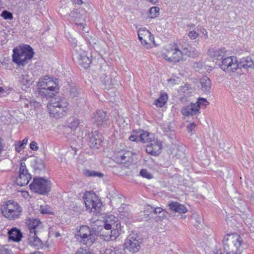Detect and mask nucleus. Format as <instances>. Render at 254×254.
I'll list each match as a JSON object with an SVG mask.
<instances>
[{
    "mask_svg": "<svg viewBox=\"0 0 254 254\" xmlns=\"http://www.w3.org/2000/svg\"><path fill=\"white\" fill-rule=\"evenodd\" d=\"M200 84L201 85L202 91L206 93H210L211 87V82L210 79L206 77H203L200 79Z\"/></svg>",
    "mask_w": 254,
    "mask_h": 254,
    "instance_id": "a878e982",
    "label": "nucleus"
},
{
    "mask_svg": "<svg viewBox=\"0 0 254 254\" xmlns=\"http://www.w3.org/2000/svg\"><path fill=\"white\" fill-rule=\"evenodd\" d=\"M188 27H189V31L188 34V36L191 40H196L198 37L199 34L198 32L194 30L195 25L191 24L190 25H188Z\"/></svg>",
    "mask_w": 254,
    "mask_h": 254,
    "instance_id": "2f4dec72",
    "label": "nucleus"
},
{
    "mask_svg": "<svg viewBox=\"0 0 254 254\" xmlns=\"http://www.w3.org/2000/svg\"><path fill=\"white\" fill-rule=\"evenodd\" d=\"M132 156L131 152L122 150L115 155V159L118 163L122 164L127 162Z\"/></svg>",
    "mask_w": 254,
    "mask_h": 254,
    "instance_id": "6ab92c4d",
    "label": "nucleus"
},
{
    "mask_svg": "<svg viewBox=\"0 0 254 254\" xmlns=\"http://www.w3.org/2000/svg\"><path fill=\"white\" fill-rule=\"evenodd\" d=\"M34 170L36 173H39L40 171L45 168V163L42 159H37L33 165Z\"/></svg>",
    "mask_w": 254,
    "mask_h": 254,
    "instance_id": "7c9ffc66",
    "label": "nucleus"
},
{
    "mask_svg": "<svg viewBox=\"0 0 254 254\" xmlns=\"http://www.w3.org/2000/svg\"><path fill=\"white\" fill-rule=\"evenodd\" d=\"M24 146H21L20 142H19L17 144H16L15 149L17 152H20L21 149L23 148Z\"/></svg>",
    "mask_w": 254,
    "mask_h": 254,
    "instance_id": "6e6d98bb",
    "label": "nucleus"
},
{
    "mask_svg": "<svg viewBox=\"0 0 254 254\" xmlns=\"http://www.w3.org/2000/svg\"><path fill=\"white\" fill-rule=\"evenodd\" d=\"M3 147L2 145L1 139L0 137V154L1 153V152L3 150Z\"/></svg>",
    "mask_w": 254,
    "mask_h": 254,
    "instance_id": "052dcab7",
    "label": "nucleus"
},
{
    "mask_svg": "<svg viewBox=\"0 0 254 254\" xmlns=\"http://www.w3.org/2000/svg\"><path fill=\"white\" fill-rule=\"evenodd\" d=\"M149 1L153 4H155L158 1V0H149Z\"/></svg>",
    "mask_w": 254,
    "mask_h": 254,
    "instance_id": "0e129e2a",
    "label": "nucleus"
},
{
    "mask_svg": "<svg viewBox=\"0 0 254 254\" xmlns=\"http://www.w3.org/2000/svg\"><path fill=\"white\" fill-rule=\"evenodd\" d=\"M169 209L174 212L179 213H185L187 211V208L183 204L177 202H171L168 204Z\"/></svg>",
    "mask_w": 254,
    "mask_h": 254,
    "instance_id": "5701e85b",
    "label": "nucleus"
},
{
    "mask_svg": "<svg viewBox=\"0 0 254 254\" xmlns=\"http://www.w3.org/2000/svg\"><path fill=\"white\" fill-rule=\"evenodd\" d=\"M75 254H95L92 251L80 248L77 250Z\"/></svg>",
    "mask_w": 254,
    "mask_h": 254,
    "instance_id": "de8ad7c7",
    "label": "nucleus"
},
{
    "mask_svg": "<svg viewBox=\"0 0 254 254\" xmlns=\"http://www.w3.org/2000/svg\"><path fill=\"white\" fill-rule=\"evenodd\" d=\"M161 142L155 138L146 147V151L153 156H157L161 153L162 148Z\"/></svg>",
    "mask_w": 254,
    "mask_h": 254,
    "instance_id": "ddd939ff",
    "label": "nucleus"
},
{
    "mask_svg": "<svg viewBox=\"0 0 254 254\" xmlns=\"http://www.w3.org/2000/svg\"><path fill=\"white\" fill-rule=\"evenodd\" d=\"M120 225V223L118 218L114 215L107 216L104 221V228L107 230L118 228Z\"/></svg>",
    "mask_w": 254,
    "mask_h": 254,
    "instance_id": "a211bd4d",
    "label": "nucleus"
},
{
    "mask_svg": "<svg viewBox=\"0 0 254 254\" xmlns=\"http://www.w3.org/2000/svg\"><path fill=\"white\" fill-rule=\"evenodd\" d=\"M3 215L9 220L18 218L22 212V208L19 204L12 200H9L1 208Z\"/></svg>",
    "mask_w": 254,
    "mask_h": 254,
    "instance_id": "39448f33",
    "label": "nucleus"
},
{
    "mask_svg": "<svg viewBox=\"0 0 254 254\" xmlns=\"http://www.w3.org/2000/svg\"><path fill=\"white\" fill-rule=\"evenodd\" d=\"M49 89H43L41 87H40L39 93L42 96L45 97L46 98L52 97L53 95V93L51 92Z\"/></svg>",
    "mask_w": 254,
    "mask_h": 254,
    "instance_id": "79ce46f5",
    "label": "nucleus"
},
{
    "mask_svg": "<svg viewBox=\"0 0 254 254\" xmlns=\"http://www.w3.org/2000/svg\"><path fill=\"white\" fill-rule=\"evenodd\" d=\"M214 253V254H222V252H221L220 250H216V251H214L213 252Z\"/></svg>",
    "mask_w": 254,
    "mask_h": 254,
    "instance_id": "680f3d73",
    "label": "nucleus"
},
{
    "mask_svg": "<svg viewBox=\"0 0 254 254\" xmlns=\"http://www.w3.org/2000/svg\"><path fill=\"white\" fill-rule=\"evenodd\" d=\"M149 35H150V32L146 29H139L138 31V39L141 44L146 48H149L148 46L147 37Z\"/></svg>",
    "mask_w": 254,
    "mask_h": 254,
    "instance_id": "412c9836",
    "label": "nucleus"
},
{
    "mask_svg": "<svg viewBox=\"0 0 254 254\" xmlns=\"http://www.w3.org/2000/svg\"><path fill=\"white\" fill-rule=\"evenodd\" d=\"M182 114L189 117L199 114L198 106L195 103H190L189 105L184 106L181 110Z\"/></svg>",
    "mask_w": 254,
    "mask_h": 254,
    "instance_id": "2eb2a0df",
    "label": "nucleus"
},
{
    "mask_svg": "<svg viewBox=\"0 0 254 254\" xmlns=\"http://www.w3.org/2000/svg\"><path fill=\"white\" fill-rule=\"evenodd\" d=\"M250 200L252 202H254V195H252L251 196V197H250Z\"/></svg>",
    "mask_w": 254,
    "mask_h": 254,
    "instance_id": "69168bd1",
    "label": "nucleus"
},
{
    "mask_svg": "<svg viewBox=\"0 0 254 254\" xmlns=\"http://www.w3.org/2000/svg\"><path fill=\"white\" fill-rule=\"evenodd\" d=\"M12 251L7 245H4L0 248V254H12Z\"/></svg>",
    "mask_w": 254,
    "mask_h": 254,
    "instance_id": "c03bdc74",
    "label": "nucleus"
},
{
    "mask_svg": "<svg viewBox=\"0 0 254 254\" xmlns=\"http://www.w3.org/2000/svg\"><path fill=\"white\" fill-rule=\"evenodd\" d=\"M68 103L66 99L58 97L51 100L47 106L50 116L55 118H61L66 113Z\"/></svg>",
    "mask_w": 254,
    "mask_h": 254,
    "instance_id": "7ed1b4c3",
    "label": "nucleus"
},
{
    "mask_svg": "<svg viewBox=\"0 0 254 254\" xmlns=\"http://www.w3.org/2000/svg\"><path fill=\"white\" fill-rule=\"evenodd\" d=\"M31 190L40 194H45L51 190V184L43 178H34L33 182L29 186Z\"/></svg>",
    "mask_w": 254,
    "mask_h": 254,
    "instance_id": "0eeeda50",
    "label": "nucleus"
},
{
    "mask_svg": "<svg viewBox=\"0 0 254 254\" xmlns=\"http://www.w3.org/2000/svg\"><path fill=\"white\" fill-rule=\"evenodd\" d=\"M39 84L40 87L45 89L46 88L49 89L50 91H55L57 86V84L53 81V78L48 76H46L44 78L40 79Z\"/></svg>",
    "mask_w": 254,
    "mask_h": 254,
    "instance_id": "dca6fc26",
    "label": "nucleus"
},
{
    "mask_svg": "<svg viewBox=\"0 0 254 254\" xmlns=\"http://www.w3.org/2000/svg\"><path fill=\"white\" fill-rule=\"evenodd\" d=\"M238 65L240 68L243 67L247 69L253 67L254 66V63L251 58L247 57L241 59L239 63H238Z\"/></svg>",
    "mask_w": 254,
    "mask_h": 254,
    "instance_id": "bb28decb",
    "label": "nucleus"
},
{
    "mask_svg": "<svg viewBox=\"0 0 254 254\" xmlns=\"http://www.w3.org/2000/svg\"><path fill=\"white\" fill-rule=\"evenodd\" d=\"M30 254H43L40 252L36 251V252H33L32 253H30Z\"/></svg>",
    "mask_w": 254,
    "mask_h": 254,
    "instance_id": "e2e57ef3",
    "label": "nucleus"
},
{
    "mask_svg": "<svg viewBox=\"0 0 254 254\" xmlns=\"http://www.w3.org/2000/svg\"><path fill=\"white\" fill-rule=\"evenodd\" d=\"M129 139L130 141H139L138 136L133 135V134L129 136Z\"/></svg>",
    "mask_w": 254,
    "mask_h": 254,
    "instance_id": "5fc2aeb1",
    "label": "nucleus"
},
{
    "mask_svg": "<svg viewBox=\"0 0 254 254\" xmlns=\"http://www.w3.org/2000/svg\"><path fill=\"white\" fill-rule=\"evenodd\" d=\"M77 239L82 244L90 246L95 241V235L92 233L88 226H82L78 232Z\"/></svg>",
    "mask_w": 254,
    "mask_h": 254,
    "instance_id": "1a4fd4ad",
    "label": "nucleus"
},
{
    "mask_svg": "<svg viewBox=\"0 0 254 254\" xmlns=\"http://www.w3.org/2000/svg\"><path fill=\"white\" fill-rule=\"evenodd\" d=\"M9 240L13 242H19L22 237L21 231L15 227L12 228L8 232Z\"/></svg>",
    "mask_w": 254,
    "mask_h": 254,
    "instance_id": "4be33fe9",
    "label": "nucleus"
},
{
    "mask_svg": "<svg viewBox=\"0 0 254 254\" xmlns=\"http://www.w3.org/2000/svg\"><path fill=\"white\" fill-rule=\"evenodd\" d=\"M31 179V176L28 172L24 162L20 163L18 171V176L15 180V184L19 186H24L28 184Z\"/></svg>",
    "mask_w": 254,
    "mask_h": 254,
    "instance_id": "9b49d317",
    "label": "nucleus"
},
{
    "mask_svg": "<svg viewBox=\"0 0 254 254\" xmlns=\"http://www.w3.org/2000/svg\"><path fill=\"white\" fill-rule=\"evenodd\" d=\"M110 230V234L106 236V239L107 240L113 241L115 240L120 234V232L121 231V225L119 226L118 228L111 229Z\"/></svg>",
    "mask_w": 254,
    "mask_h": 254,
    "instance_id": "c756f323",
    "label": "nucleus"
},
{
    "mask_svg": "<svg viewBox=\"0 0 254 254\" xmlns=\"http://www.w3.org/2000/svg\"><path fill=\"white\" fill-rule=\"evenodd\" d=\"M220 67L225 71H235L239 68L237 58L234 56H231L224 58L222 60Z\"/></svg>",
    "mask_w": 254,
    "mask_h": 254,
    "instance_id": "f8f14e48",
    "label": "nucleus"
},
{
    "mask_svg": "<svg viewBox=\"0 0 254 254\" xmlns=\"http://www.w3.org/2000/svg\"><path fill=\"white\" fill-rule=\"evenodd\" d=\"M69 15L75 21H78V19L82 18V15L78 13L77 10L71 11Z\"/></svg>",
    "mask_w": 254,
    "mask_h": 254,
    "instance_id": "09e8293b",
    "label": "nucleus"
},
{
    "mask_svg": "<svg viewBox=\"0 0 254 254\" xmlns=\"http://www.w3.org/2000/svg\"><path fill=\"white\" fill-rule=\"evenodd\" d=\"M78 58L79 64L84 68L88 67L91 63V57L88 56L87 54L83 53L82 54H80L78 55Z\"/></svg>",
    "mask_w": 254,
    "mask_h": 254,
    "instance_id": "b1692460",
    "label": "nucleus"
},
{
    "mask_svg": "<svg viewBox=\"0 0 254 254\" xmlns=\"http://www.w3.org/2000/svg\"><path fill=\"white\" fill-rule=\"evenodd\" d=\"M148 46L149 48L150 47L151 44L155 45L154 36L150 33V35L147 37Z\"/></svg>",
    "mask_w": 254,
    "mask_h": 254,
    "instance_id": "3c124183",
    "label": "nucleus"
},
{
    "mask_svg": "<svg viewBox=\"0 0 254 254\" xmlns=\"http://www.w3.org/2000/svg\"><path fill=\"white\" fill-rule=\"evenodd\" d=\"M93 120L97 126H102L107 124L108 117L106 112L102 110H98L95 113Z\"/></svg>",
    "mask_w": 254,
    "mask_h": 254,
    "instance_id": "f3484780",
    "label": "nucleus"
},
{
    "mask_svg": "<svg viewBox=\"0 0 254 254\" xmlns=\"http://www.w3.org/2000/svg\"><path fill=\"white\" fill-rule=\"evenodd\" d=\"M29 147L31 150L34 151H37L39 148L37 143L35 141H32L30 143Z\"/></svg>",
    "mask_w": 254,
    "mask_h": 254,
    "instance_id": "603ef678",
    "label": "nucleus"
},
{
    "mask_svg": "<svg viewBox=\"0 0 254 254\" xmlns=\"http://www.w3.org/2000/svg\"><path fill=\"white\" fill-rule=\"evenodd\" d=\"M34 53L29 45H25L20 49L13 50L12 61L19 67L27 64L33 57Z\"/></svg>",
    "mask_w": 254,
    "mask_h": 254,
    "instance_id": "20e7f679",
    "label": "nucleus"
},
{
    "mask_svg": "<svg viewBox=\"0 0 254 254\" xmlns=\"http://www.w3.org/2000/svg\"><path fill=\"white\" fill-rule=\"evenodd\" d=\"M139 140L142 143L150 142L154 138L153 134L149 133L146 131H143L139 135Z\"/></svg>",
    "mask_w": 254,
    "mask_h": 254,
    "instance_id": "cd10ccee",
    "label": "nucleus"
},
{
    "mask_svg": "<svg viewBox=\"0 0 254 254\" xmlns=\"http://www.w3.org/2000/svg\"><path fill=\"white\" fill-rule=\"evenodd\" d=\"M39 211L42 214H53V209L48 205H42L40 206Z\"/></svg>",
    "mask_w": 254,
    "mask_h": 254,
    "instance_id": "e433bc0d",
    "label": "nucleus"
},
{
    "mask_svg": "<svg viewBox=\"0 0 254 254\" xmlns=\"http://www.w3.org/2000/svg\"><path fill=\"white\" fill-rule=\"evenodd\" d=\"M0 16L5 20H12L13 17L12 13L7 10H4L1 12Z\"/></svg>",
    "mask_w": 254,
    "mask_h": 254,
    "instance_id": "a19ab883",
    "label": "nucleus"
},
{
    "mask_svg": "<svg viewBox=\"0 0 254 254\" xmlns=\"http://www.w3.org/2000/svg\"><path fill=\"white\" fill-rule=\"evenodd\" d=\"M83 198L86 209L90 212L97 213L100 211L102 203L95 193L87 192Z\"/></svg>",
    "mask_w": 254,
    "mask_h": 254,
    "instance_id": "423d86ee",
    "label": "nucleus"
},
{
    "mask_svg": "<svg viewBox=\"0 0 254 254\" xmlns=\"http://www.w3.org/2000/svg\"><path fill=\"white\" fill-rule=\"evenodd\" d=\"M84 174L86 177H98L99 178H102L104 176L102 173L88 169L84 171Z\"/></svg>",
    "mask_w": 254,
    "mask_h": 254,
    "instance_id": "c9c22d12",
    "label": "nucleus"
},
{
    "mask_svg": "<svg viewBox=\"0 0 254 254\" xmlns=\"http://www.w3.org/2000/svg\"><path fill=\"white\" fill-rule=\"evenodd\" d=\"M147 209L149 211H152L155 214H159L164 212L163 209L161 207H154L151 206H148Z\"/></svg>",
    "mask_w": 254,
    "mask_h": 254,
    "instance_id": "49530a36",
    "label": "nucleus"
},
{
    "mask_svg": "<svg viewBox=\"0 0 254 254\" xmlns=\"http://www.w3.org/2000/svg\"><path fill=\"white\" fill-rule=\"evenodd\" d=\"M20 83L23 85H29L30 84L31 78L29 75L28 73L24 72L20 76Z\"/></svg>",
    "mask_w": 254,
    "mask_h": 254,
    "instance_id": "72a5a7b5",
    "label": "nucleus"
},
{
    "mask_svg": "<svg viewBox=\"0 0 254 254\" xmlns=\"http://www.w3.org/2000/svg\"><path fill=\"white\" fill-rule=\"evenodd\" d=\"M182 91L184 93V96L180 98V101L185 104L186 101V97L189 96V94H190L191 92L187 86L182 87Z\"/></svg>",
    "mask_w": 254,
    "mask_h": 254,
    "instance_id": "ea45409f",
    "label": "nucleus"
},
{
    "mask_svg": "<svg viewBox=\"0 0 254 254\" xmlns=\"http://www.w3.org/2000/svg\"><path fill=\"white\" fill-rule=\"evenodd\" d=\"M88 145L90 148H99L102 142L101 134L96 130L92 131L88 134Z\"/></svg>",
    "mask_w": 254,
    "mask_h": 254,
    "instance_id": "4468645a",
    "label": "nucleus"
},
{
    "mask_svg": "<svg viewBox=\"0 0 254 254\" xmlns=\"http://www.w3.org/2000/svg\"><path fill=\"white\" fill-rule=\"evenodd\" d=\"M101 81L106 89H111L116 82L114 78H113L110 75L104 74L103 77H101Z\"/></svg>",
    "mask_w": 254,
    "mask_h": 254,
    "instance_id": "393cba45",
    "label": "nucleus"
},
{
    "mask_svg": "<svg viewBox=\"0 0 254 254\" xmlns=\"http://www.w3.org/2000/svg\"><path fill=\"white\" fill-rule=\"evenodd\" d=\"M141 243L142 239L138 235L136 234H130L125 241V248L132 253H136L139 250Z\"/></svg>",
    "mask_w": 254,
    "mask_h": 254,
    "instance_id": "9d476101",
    "label": "nucleus"
},
{
    "mask_svg": "<svg viewBox=\"0 0 254 254\" xmlns=\"http://www.w3.org/2000/svg\"><path fill=\"white\" fill-rule=\"evenodd\" d=\"M60 236V233H59L57 232V233H56L55 236H56V237H59V236Z\"/></svg>",
    "mask_w": 254,
    "mask_h": 254,
    "instance_id": "774afa93",
    "label": "nucleus"
},
{
    "mask_svg": "<svg viewBox=\"0 0 254 254\" xmlns=\"http://www.w3.org/2000/svg\"><path fill=\"white\" fill-rule=\"evenodd\" d=\"M159 8L158 7H152L149 9L148 17L150 18H155L159 15Z\"/></svg>",
    "mask_w": 254,
    "mask_h": 254,
    "instance_id": "4c0bfd02",
    "label": "nucleus"
},
{
    "mask_svg": "<svg viewBox=\"0 0 254 254\" xmlns=\"http://www.w3.org/2000/svg\"><path fill=\"white\" fill-rule=\"evenodd\" d=\"M167 99V95L166 94H162L159 98L154 101V104L157 107H162L165 105Z\"/></svg>",
    "mask_w": 254,
    "mask_h": 254,
    "instance_id": "473e14b6",
    "label": "nucleus"
},
{
    "mask_svg": "<svg viewBox=\"0 0 254 254\" xmlns=\"http://www.w3.org/2000/svg\"><path fill=\"white\" fill-rule=\"evenodd\" d=\"M200 32L205 36L206 38H208L207 32L205 28H201L200 30Z\"/></svg>",
    "mask_w": 254,
    "mask_h": 254,
    "instance_id": "4d7b16f0",
    "label": "nucleus"
},
{
    "mask_svg": "<svg viewBox=\"0 0 254 254\" xmlns=\"http://www.w3.org/2000/svg\"><path fill=\"white\" fill-rule=\"evenodd\" d=\"M25 223L29 231L28 238L29 245L37 249L42 248L43 243L37 236L41 227V221L38 219L29 218Z\"/></svg>",
    "mask_w": 254,
    "mask_h": 254,
    "instance_id": "f257e3e1",
    "label": "nucleus"
},
{
    "mask_svg": "<svg viewBox=\"0 0 254 254\" xmlns=\"http://www.w3.org/2000/svg\"><path fill=\"white\" fill-rule=\"evenodd\" d=\"M183 56L186 55L191 58H195L199 55L196 49L189 47H182Z\"/></svg>",
    "mask_w": 254,
    "mask_h": 254,
    "instance_id": "c85d7f7f",
    "label": "nucleus"
},
{
    "mask_svg": "<svg viewBox=\"0 0 254 254\" xmlns=\"http://www.w3.org/2000/svg\"><path fill=\"white\" fill-rule=\"evenodd\" d=\"M73 3L78 5H80L82 3V0H73Z\"/></svg>",
    "mask_w": 254,
    "mask_h": 254,
    "instance_id": "bf43d9fd",
    "label": "nucleus"
},
{
    "mask_svg": "<svg viewBox=\"0 0 254 254\" xmlns=\"http://www.w3.org/2000/svg\"><path fill=\"white\" fill-rule=\"evenodd\" d=\"M28 137H25L24 139H23V140L20 142L21 146H24L25 145L27 144L28 142Z\"/></svg>",
    "mask_w": 254,
    "mask_h": 254,
    "instance_id": "13d9d810",
    "label": "nucleus"
},
{
    "mask_svg": "<svg viewBox=\"0 0 254 254\" xmlns=\"http://www.w3.org/2000/svg\"><path fill=\"white\" fill-rule=\"evenodd\" d=\"M243 242L239 235L236 233L227 234L223 241L224 250L227 254H241L240 247Z\"/></svg>",
    "mask_w": 254,
    "mask_h": 254,
    "instance_id": "f03ea898",
    "label": "nucleus"
},
{
    "mask_svg": "<svg viewBox=\"0 0 254 254\" xmlns=\"http://www.w3.org/2000/svg\"><path fill=\"white\" fill-rule=\"evenodd\" d=\"M162 56L164 59L170 62H179L183 58L182 50H180L177 44L165 49Z\"/></svg>",
    "mask_w": 254,
    "mask_h": 254,
    "instance_id": "6e6552de",
    "label": "nucleus"
},
{
    "mask_svg": "<svg viewBox=\"0 0 254 254\" xmlns=\"http://www.w3.org/2000/svg\"><path fill=\"white\" fill-rule=\"evenodd\" d=\"M4 91V90L3 88L1 87H0V93H3Z\"/></svg>",
    "mask_w": 254,
    "mask_h": 254,
    "instance_id": "338daca9",
    "label": "nucleus"
},
{
    "mask_svg": "<svg viewBox=\"0 0 254 254\" xmlns=\"http://www.w3.org/2000/svg\"><path fill=\"white\" fill-rule=\"evenodd\" d=\"M195 126H196V125L194 123H191V124H190V125H189L188 126V127H187L188 131L189 132H192L194 130Z\"/></svg>",
    "mask_w": 254,
    "mask_h": 254,
    "instance_id": "864d4df0",
    "label": "nucleus"
},
{
    "mask_svg": "<svg viewBox=\"0 0 254 254\" xmlns=\"http://www.w3.org/2000/svg\"><path fill=\"white\" fill-rule=\"evenodd\" d=\"M226 51L224 48L216 50L210 49L208 51V56L217 61L222 60L226 56Z\"/></svg>",
    "mask_w": 254,
    "mask_h": 254,
    "instance_id": "aec40b11",
    "label": "nucleus"
},
{
    "mask_svg": "<svg viewBox=\"0 0 254 254\" xmlns=\"http://www.w3.org/2000/svg\"><path fill=\"white\" fill-rule=\"evenodd\" d=\"M198 106L199 110L200 108H205L208 105L209 102L205 98H199L195 103Z\"/></svg>",
    "mask_w": 254,
    "mask_h": 254,
    "instance_id": "58836bf2",
    "label": "nucleus"
},
{
    "mask_svg": "<svg viewBox=\"0 0 254 254\" xmlns=\"http://www.w3.org/2000/svg\"><path fill=\"white\" fill-rule=\"evenodd\" d=\"M79 120L74 118H70L67 121V126L71 129H75L79 124Z\"/></svg>",
    "mask_w": 254,
    "mask_h": 254,
    "instance_id": "f704fd0d",
    "label": "nucleus"
},
{
    "mask_svg": "<svg viewBox=\"0 0 254 254\" xmlns=\"http://www.w3.org/2000/svg\"><path fill=\"white\" fill-rule=\"evenodd\" d=\"M139 174L143 178L150 179L153 178L152 175L146 169H141Z\"/></svg>",
    "mask_w": 254,
    "mask_h": 254,
    "instance_id": "a18cd8bd",
    "label": "nucleus"
},
{
    "mask_svg": "<svg viewBox=\"0 0 254 254\" xmlns=\"http://www.w3.org/2000/svg\"><path fill=\"white\" fill-rule=\"evenodd\" d=\"M104 254H122V253L117 248L111 247L106 249Z\"/></svg>",
    "mask_w": 254,
    "mask_h": 254,
    "instance_id": "37998d69",
    "label": "nucleus"
},
{
    "mask_svg": "<svg viewBox=\"0 0 254 254\" xmlns=\"http://www.w3.org/2000/svg\"><path fill=\"white\" fill-rule=\"evenodd\" d=\"M70 96L72 98L78 97L81 95V93L76 87H72L70 90Z\"/></svg>",
    "mask_w": 254,
    "mask_h": 254,
    "instance_id": "8fccbe9b",
    "label": "nucleus"
}]
</instances>
